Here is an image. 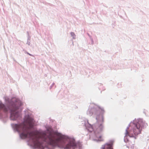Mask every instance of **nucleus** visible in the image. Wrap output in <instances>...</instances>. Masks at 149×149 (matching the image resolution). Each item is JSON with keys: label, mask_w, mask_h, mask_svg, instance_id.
<instances>
[{"label": "nucleus", "mask_w": 149, "mask_h": 149, "mask_svg": "<svg viewBox=\"0 0 149 149\" xmlns=\"http://www.w3.org/2000/svg\"><path fill=\"white\" fill-rule=\"evenodd\" d=\"M95 110L94 109H91L88 111V114L90 116H91L94 113H95Z\"/></svg>", "instance_id": "obj_8"}, {"label": "nucleus", "mask_w": 149, "mask_h": 149, "mask_svg": "<svg viewBox=\"0 0 149 149\" xmlns=\"http://www.w3.org/2000/svg\"><path fill=\"white\" fill-rule=\"evenodd\" d=\"M112 143H106L102 146L101 149H113Z\"/></svg>", "instance_id": "obj_5"}, {"label": "nucleus", "mask_w": 149, "mask_h": 149, "mask_svg": "<svg viewBox=\"0 0 149 149\" xmlns=\"http://www.w3.org/2000/svg\"><path fill=\"white\" fill-rule=\"evenodd\" d=\"M1 109H3L5 111H7V109L5 107L4 105L2 104L1 102H0V111Z\"/></svg>", "instance_id": "obj_7"}, {"label": "nucleus", "mask_w": 149, "mask_h": 149, "mask_svg": "<svg viewBox=\"0 0 149 149\" xmlns=\"http://www.w3.org/2000/svg\"><path fill=\"white\" fill-rule=\"evenodd\" d=\"M144 124L142 119H139L137 120L136 123L133 124V131L135 135H137L141 133L142 129L144 127Z\"/></svg>", "instance_id": "obj_2"}, {"label": "nucleus", "mask_w": 149, "mask_h": 149, "mask_svg": "<svg viewBox=\"0 0 149 149\" xmlns=\"http://www.w3.org/2000/svg\"><path fill=\"white\" fill-rule=\"evenodd\" d=\"M130 132H129L128 131V130L127 129L126 130V132L125 133V137L124 139V141L125 142H127L129 141V140L127 139V136H129L130 137H132L133 136V135L132 134H131Z\"/></svg>", "instance_id": "obj_6"}, {"label": "nucleus", "mask_w": 149, "mask_h": 149, "mask_svg": "<svg viewBox=\"0 0 149 149\" xmlns=\"http://www.w3.org/2000/svg\"><path fill=\"white\" fill-rule=\"evenodd\" d=\"M79 143H76L74 140H72L70 141V142L64 148L69 149H74L78 146H79Z\"/></svg>", "instance_id": "obj_3"}, {"label": "nucleus", "mask_w": 149, "mask_h": 149, "mask_svg": "<svg viewBox=\"0 0 149 149\" xmlns=\"http://www.w3.org/2000/svg\"><path fill=\"white\" fill-rule=\"evenodd\" d=\"M103 124L102 123L98 127L97 129V131L101 132L103 130Z\"/></svg>", "instance_id": "obj_9"}, {"label": "nucleus", "mask_w": 149, "mask_h": 149, "mask_svg": "<svg viewBox=\"0 0 149 149\" xmlns=\"http://www.w3.org/2000/svg\"><path fill=\"white\" fill-rule=\"evenodd\" d=\"M18 109V108L17 107L14 108L11 110V116L14 117L15 119L17 118L19 116V113L17 111Z\"/></svg>", "instance_id": "obj_4"}, {"label": "nucleus", "mask_w": 149, "mask_h": 149, "mask_svg": "<svg viewBox=\"0 0 149 149\" xmlns=\"http://www.w3.org/2000/svg\"><path fill=\"white\" fill-rule=\"evenodd\" d=\"M71 34L72 36H75L74 33L73 32L71 33Z\"/></svg>", "instance_id": "obj_11"}, {"label": "nucleus", "mask_w": 149, "mask_h": 149, "mask_svg": "<svg viewBox=\"0 0 149 149\" xmlns=\"http://www.w3.org/2000/svg\"><path fill=\"white\" fill-rule=\"evenodd\" d=\"M96 136L98 139V141H102L103 140L102 136L99 135L97 134V135Z\"/></svg>", "instance_id": "obj_10"}, {"label": "nucleus", "mask_w": 149, "mask_h": 149, "mask_svg": "<svg viewBox=\"0 0 149 149\" xmlns=\"http://www.w3.org/2000/svg\"><path fill=\"white\" fill-rule=\"evenodd\" d=\"M29 54V55H31L30 54Z\"/></svg>", "instance_id": "obj_12"}, {"label": "nucleus", "mask_w": 149, "mask_h": 149, "mask_svg": "<svg viewBox=\"0 0 149 149\" xmlns=\"http://www.w3.org/2000/svg\"><path fill=\"white\" fill-rule=\"evenodd\" d=\"M33 120L32 118L27 116L22 123L15 125L17 131L21 132L20 136L22 138H30L33 140L35 146L38 148H41L42 147L41 140L53 146H57L60 148L64 147L65 141L62 135L59 133L53 134L49 131L40 132L37 131L31 132V129L33 127Z\"/></svg>", "instance_id": "obj_1"}]
</instances>
